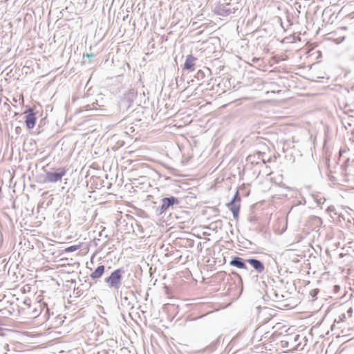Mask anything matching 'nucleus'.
Here are the masks:
<instances>
[{
  "instance_id": "nucleus-11",
  "label": "nucleus",
  "mask_w": 354,
  "mask_h": 354,
  "mask_svg": "<svg viewBox=\"0 0 354 354\" xmlns=\"http://www.w3.org/2000/svg\"><path fill=\"white\" fill-rule=\"evenodd\" d=\"M81 248V245H71L70 247H68L65 249L66 252H72L74 251H76L77 250L80 249Z\"/></svg>"
},
{
  "instance_id": "nucleus-13",
  "label": "nucleus",
  "mask_w": 354,
  "mask_h": 354,
  "mask_svg": "<svg viewBox=\"0 0 354 354\" xmlns=\"http://www.w3.org/2000/svg\"><path fill=\"white\" fill-rule=\"evenodd\" d=\"M86 57L91 58V57H93V55L92 54H87Z\"/></svg>"
},
{
  "instance_id": "nucleus-6",
  "label": "nucleus",
  "mask_w": 354,
  "mask_h": 354,
  "mask_svg": "<svg viewBox=\"0 0 354 354\" xmlns=\"http://www.w3.org/2000/svg\"><path fill=\"white\" fill-rule=\"evenodd\" d=\"M195 61V57L192 55H188L184 64V68L187 70L193 71L194 70Z\"/></svg>"
},
{
  "instance_id": "nucleus-5",
  "label": "nucleus",
  "mask_w": 354,
  "mask_h": 354,
  "mask_svg": "<svg viewBox=\"0 0 354 354\" xmlns=\"http://www.w3.org/2000/svg\"><path fill=\"white\" fill-rule=\"evenodd\" d=\"M237 197H238V192H236L233 199L227 205L229 209L233 213V216L234 218H236L238 216V214L239 212V205L235 203V201L237 198Z\"/></svg>"
},
{
  "instance_id": "nucleus-7",
  "label": "nucleus",
  "mask_w": 354,
  "mask_h": 354,
  "mask_svg": "<svg viewBox=\"0 0 354 354\" xmlns=\"http://www.w3.org/2000/svg\"><path fill=\"white\" fill-rule=\"evenodd\" d=\"M248 263L258 272H262L264 270L263 264L257 259H248Z\"/></svg>"
},
{
  "instance_id": "nucleus-3",
  "label": "nucleus",
  "mask_w": 354,
  "mask_h": 354,
  "mask_svg": "<svg viewBox=\"0 0 354 354\" xmlns=\"http://www.w3.org/2000/svg\"><path fill=\"white\" fill-rule=\"evenodd\" d=\"M66 170L62 168H59L56 172H47L46 174L44 182L56 183L59 181L65 175Z\"/></svg>"
},
{
  "instance_id": "nucleus-8",
  "label": "nucleus",
  "mask_w": 354,
  "mask_h": 354,
  "mask_svg": "<svg viewBox=\"0 0 354 354\" xmlns=\"http://www.w3.org/2000/svg\"><path fill=\"white\" fill-rule=\"evenodd\" d=\"M230 265L241 269H247L245 264L243 262L242 259L235 257L230 261Z\"/></svg>"
},
{
  "instance_id": "nucleus-9",
  "label": "nucleus",
  "mask_w": 354,
  "mask_h": 354,
  "mask_svg": "<svg viewBox=\"0 0 354 354\" xmlns=\"http://www.w3.org/2000/svg\"><path fill=\"white\" fill-rule=\"evenodd\" d=\"M174 198H164L161 205L162 212L165 211L170 205L174 203Z\"/></svg>"
},
{
  "instance_id": "nucleus-4",
  "label": "nucleus",
  "mask_w": 354,
  "mask_h": 354,
  "mask_svg": "<svg viewBox=\"0 0 354 354\" xmlns=\"http://www.w3.org/2000/svg\"><path fill=\"white\" fill-rule=\"evenodd\" d=\"M24 113L26 114L25 122L27 128L28 129H33L36 122V118L33 111L32 109H28Z\"/></svg>"
},
{
  "instance_id": "nucleus-1",
  "label": "nucleus",
  "mask_w": 354,
  "mask_h": 354,
  "mask_svg": "<svg viewBox=\"0 0 354 354\" xmlns=\"http://www.w3.org/2000/svg\"><path fill=\"white\" fill-rule=\"evenodd\" d=\"M122 273H123V271L121 269H118L113 272L111 275L105 279L106 283L110 288L118 289L120 287Z\"/></svg>"
},
{
  "instance_id": "nucleus-12",
  "label": "nucleus",
  "mask_w": 354,
  "mask_h": 354,
  "mask_svg": "<svg viewBox=\"0 0 354 354\" xmlns=\"http://www.w3.org/2000/svg\"><path fill=\"white\" fill-rule=\"evenodd\" d=\"M347 313H348V315L351 317V315H352V313H353V309H352V308H350L348 310V312H347Z\"/></svg>"
},
{
  "instance_id": "nucleus-2",
  "label": "nucleus",
  "mask_w": 354,
  "mask_h": 354,
  "mask_svg": "<svg viewBox=\"0 0 354 354\" xmlns=\"http://www.w3.org/2000/svg\"><path fill=\"white\" fill-rule=\"evenodd\" d=\"M28 306L27 314L31 318L37 317L44 308V304L37 301H35L33 304H29Z\"/></svg>"
},
{
  "instance_id": "nucleus-10",
  "label": "nucleus",
  "mask_w": 354,
  "mask_h": 354,
  "mask_svg": "<svg viewBox=\"0 0 354 354\" xmlns=\"http://www.w3.org/2000/svg\"><path fill=\"white\" fill-rule=\"evenodd\" d=\"M104 272V266H98L94 272H93L91 274V277L92 279H98L100 278Z\"/></svg>"
}]
</instances>
